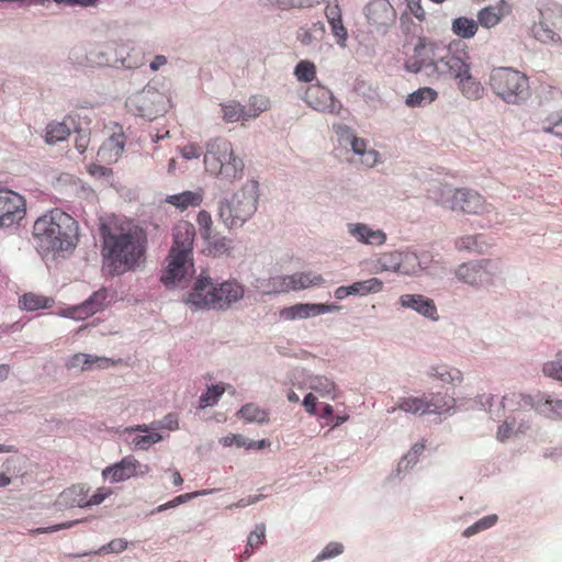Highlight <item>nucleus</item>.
Here are the masks:
<instances>
[{"label":"nucleus","mask_w":562,"mask_h":562,"mask_svg":"<svg viewBox=\"0 0 562 562\" xmlns=\"http://www.w3.org/2000/svg\"><path fill=\"white\" fill-rule=\"evenodd\" d=\"M340 306L336 304L324 303H297L281 311V316L284 319H303L311 316H317L325 313L339 311Z\"/></svg>","instance_id":"nucleus-17"},{"label":"nucleus","mask_w":562,"mask_h":562,"mask_svg":"<svg viewBox=\"0 0 562 562\" xmlns=\"http://www.w3.org/2000/svg\"><path fill=\"white\" fill-rule=\"evenodd\" d=\"M344 550V547L339 542H330L328 543L322 553L317 557L318 560L329 559L334 558L336 555H339Z\"/></svg>","instance_id":"nucleus-60"},{"label":"nucleus","mask_w":562,"mask_h":562,"mask_svg":"<svg viewBox=\"0 0 562 562\" xmlns=\"http://www.w3.org/2000/svg\"><path fill=\"white\" fill-rule=\"evenodd\" d=\"M445 204L452 211H461L468 214H483L490 212L491 209V204L486 202L483 195L467 188L456 189L451 198L445 201Z\"/></svg>","instance_id":"nucleus-11"},{"label":"nucleus","mask_w":562,"mask_h":562,"mask_svg":"<svg viewBox=\"0 0 562 562\" xmlns=\"http://www.w3.org/2000/svg\"><path fill=\"white\" fill-rule=\"evenodd\" d=\"M178 427H179V423H178L177 416L173 414H168L162 422L154 423V424H151V426L143 424V425H137V426H133V427H127V428H125L124 431L125 432L139 431V432L146 434L150 429L167 428L169 430H176V429H178Z\"/></svg>","instance_id":"nucleus-35"},{"label":"nucleus","mask_w":562,"mask_h":562,"mask_svg":"<svg viewBox=\"0 0 562 562\" xmlns=\"http://www.w3.org/2000/svg\"><path fill=\"white\" fill-rule=\"evenodd\" d=\"M541 401L542 397L536 402L530 395H525L518 392H512L503 397L502 405L504 408L512 412L530 411L532 408L537 409V406L541 405Z\"/></svg>","instance_id":"nucleus-24"},{"label":"nucleus","mask_w":562,"mask_h":562,"mask_svg":"<svg viewBox=\"0 0 562 562\" xmlns=\"http://www.w3.org/2000/svg\"><path fill=\"white\" fill-rule=\"evenodd\" d=\"M162 440V436L158 432L139 435L133 438L132 445L137 450H147L151 445Z\"/></svg>","instance_id":"nucleus-52"},{"label":"nucleus","mask_w":562,"mask_h":562,"mask_svg":"<svg viewBox=\"0 0 562 562\" xmlns=\"http://www.w3.org/2000/svg\"><path fill=\"white\" fill-rule=\"evenodd\" d=\"M125 147L124 134H113L100 147L98 155L108 161H116Z\"/></svg>","instance_id":"nucleus-25"},{"label":"nucleus","mask_w":562,"mask_h":562,"mask_svg":"<svg viewBox=\"0 0 562 562\" xmlns=\"http://www.w3.org/2000/svg\"><path fill=\"white\" fill-rule=\"evenodd\" d=\"M126 106L134 115L153 121L166 112V98L154 88L143 89L127 99Z\"/></svg>","instance_id":"nucleus-9"},{"label":"nucleus","mask_w":562,"mask_h":562,"mask_svg":"<svg viewBox=\"0 0 562 562\" xmlns=\"http://www.w3.org/2000/svg\"><path fill=\"white\" fill-rule=\"evenodd\" d=\"M271 282L273 291L281 293L322 286L325 283V279L322 274L308 271L296 272L285 277H276L271 279Z\"/></svg>","instance_id":"nucleus-14"},{"label":"nucleus","mask_w":562,"mask_h":562,"mask_svg":"<svg viewBox=\"0 0 562 562\" xmlns=\"http://www.w3.org/2000/svg\"><path fill=\"white\" fill-rule=\"evenodd\" d=\"M32 235L42 254L71 252L79 241V225L71 215L56 207L34 222Z\"/></svg>","instance_id":"nucleus-2"},{"label":"nucleus","mask_w":562,"mask_h":562,"mask_svg":"<svg viewBox=\"0 0 562 562\" xmlns=\"http://www.w3.org/2000/svg\"><path fill=\"white\" fill-rule=\"evenodd\" d=\"M348 231L360 243L379 246L383 245L386 240L384 232L380 229L373 231L366 224H349Z\"/></svg>","instance_id":"nucleus-23"},{"label":"nucleus","mask_w":562,"mask_h":562,"mask_svg":"<svg viewBox=\"0 0 562 562\" xmlns=\"http://www.w3.org/2000/svg\"><path fill=\"white\" fill-rule=\"evenodd\" d=\"M366 16L371 25L381 27L394 23L396 12L389 0H372L366 7Z\"/></svg>","instance_id":"nucleus-18"},{"label":"nucleus","mask_w":562,"mask_h":562,"mask_svg":"<svg viewBox=\"0 0 562 562\" xmlns=\"http://www.w3.org/2000/svg\"><path fill=\"white\" fill-rule=\"evenodd\" d=\"M204 165L209 173L233 183L244 175V161L234 153L232 143L223 137L211 139L206 144Z\"/></svg>","instance_id":"nucleus-5"},{"label":"nucleus","mask_w":562,"mask_h":562,"mask_svg":"<svg viewBox=\"0 0 562 562\" xmlns=\"http://www.w3.org/2000/svg\"><path fill=\"white\" fill-rule=\"evenodd\" d=\"M442 43L425 36L418 37L413 54L408 56L404 63L405 70L417 74L423 68L431 66L434 71H436V61L438 60L439 53H442Z\"/></svg>","instance_id":"nucleus-10"},{"label":"nucleus","mask_w":562,"mask_h":562,"mask_svg":"<svg viewBox=\"0 0 562 562\" xmlns=\"http://www.w3.org/2000/svg\"><path fill=\"white\" fill-rule=\"evenodd\" d=\"M147 464L142 465L133 456L124 457L120 462L106 467L102 475L113 483H119L136 475H145L149 472Z\"/></svg>","instance_id":"nucleus-16"},{"label":"nucleus","mask_w":562,"mask_h":562,"mask_svg":"<svg viewBox=\"0 0 562 562\" xmlns=\"http://www.w3.org/2000/svg\"><path fill=\"white\" fill-rule=\"evenodd\" d=\"M293 74L301 82H313L316 79V66L313 61L301 60L296 64Z\"/></svg>","instance_id":"nucleus-42"},{"label":"nucleus","mask_w":562,"mask_h":562,"mask_svg":"<svg viewBox=\"0 0 562 562\" xmlns=\"http://www.w3.org/2000/svg\"><path fill=\"white\" fill-rule=\"evenodd\" d=\"M497 521V516L496 515H488V516H485L483 518H481L480 520H477L475 524H473L472 526L468 527L464 531H463V536L464 537H471L480 531H483L485 529H488L491 528L492 526H494Z\"/></svg>","instance_id":"nucleus-50"},{"label":"nucleus","mask_w":562,"mask_h":562,"mask_svg":"<svg viewBox=\"0 0 562 562\" xmlns=\"http://www.w3.org/2000/svg\"><path fill=\"white\" fill-rule=\"evenodd\" d=\"M196 222L200 228V234L203 239L213 238V221L212 216L207 211H200L196 217Z\"/></svg>","instance_id":"nucleus-47"},{"label":"nucleus","mask_w":562,"mask_h":562,"mask_svg":"<svg viewBox=\"0 0 562 562\" xmlns=\"http://www.w3.org/2000/svg\"><path fill=\"white\" fill-rule=\"evenodd\" d=\"M325 35V25L323 22L313 23L310 27H301L297 31V40L305 46L321 41Z\"/></svg>","instance_id":"nucleus-33"},{"label":"nucleus","mask_w":562,"mask_h":562,"mask_svg":"<svg viewBox=\"0 0 562 562\" xmlns=\"http://www.w3.org/2000/svg\"><path fill=\"white\" fill-rule=\"evenodd\" d=\"M352 295H367L379 293L383 289V282L378 278H371L364 281H357L349 285Z\"/></svg>","instance_id":"nucleus-39"},{"label":"nucleus","mask_w":562,"mask_h":562,"mask_svg":"<svg viewBox=\"0 0 562 562\" xmlns=\"http://www.w3.org/2000/svg\"><path fill=\"white\" fill-rule=\"evenodd\" d=\"M396 408L414 415L429 414V406H427V395L402 397L398 400L397 406L392 408L391 412H394Z\"/></svg>","instance_id":"nucleus-28"},{"label":"nucleus","mask_w":562,"mask_h":562,"mask_svg":"<svg viewBox=\"0 0 562 562\" xmlns=\"http://www.w3.org/2000/svg\"><path fill=\"white\" fill-rule=\"evenodd\" d=\"M271 4H276L282 9L312 7L318 0H267Z\"/></svg>","instance_id":"nucleus-55"},{"label":"nucleus","mask_w":562,"mask_h":562,"mask_svg":"<svg viewBox=\"0 0 562 562\" xmlns=\"http://www.w3.org/2000/svg\"><path fill=\"white\" fill-rule=\"evenodd\" d=\"M54 304L52 297L44 296L42 294L29 292L24 293L19 299V305L22 310L34 312L37 310L49 308Z\"/></svg>","instance_id":"nucleus-29"},{"label":"nucleus","mask_w":562,"mask_h":562,"mask_svg":"<svg viewBox=\"0 0 562 562\" xmlns=\"http://www.w3.org/2000/svg\"><path fill=\"white\" fill-rule=\"evenodd\" d=\"M311 389L317 392L321 396H327L330 398L336 397V385L333 381L325 376H316L312 379Z\"/></svg>","instance_id":"nucleus-44"},{"label":"nucleus","mask_w":562,"mask_h":562,"mask_svg":"<svg viewBox=\"0 0 562 562\" xmlns=\"http://www.w3.org/2000/svg\"><path fill=\"white\" fill-rule=\"evenodd\" d=\"M222 112L223 119L229 123L248 120L245 106L235 101L223 104Z\"/></svg>","instance_id":"nucleus-41"},{"label":"nucleus","mask_w":562,"mask_h":562,"mask_svg":"<svg viewBox=\"0 0 562 562\" xmlns=\"http://www.w3.org/2000/svg\"><path fill=\"white\" fill-rule=\"evenodd\" d=\"M407 8L409 13L414 15L418 21L425 20L426 12L419 0H408Z\"/></svg>","instance_id":"nucleus-63"},{"label":"nucleus","mask_w":562,"mask_h":562,"mask_svg":"<svg viewBox=\"0 0 562 562\" xmlns=\"http://www.w3.org/2000/svg\"><path fill=\"white\" fill-rule=\"evenodd\" d=\"M266 541V526L258 524L247 538V547L251 550L259 549Z\"/></svg>","instance_id":"nucleus-51"},{"label":"nucleus","mask_w":562,"mask_h":562,"mask_svg":"<svg viewBox=\"0 0 562 562\" xmlns=\"http://www.w3.org/2000/svg\"><path fill=\"white\" fill-rule=\"evenodd\" d=\"M454 405V398L441 394L427 395V406H429V414H443L449 412Z\"/></svg>","instance_id":"nucleus-32"},{"label":"nucleus","mask_w":562,"mask_h":562,"mask_svg":"<svg viewBox=\"0 0 562 562\" xmlns=\"http://www.w3.org/2000/svg\"><path fill=\"white\" fill-rule=\"evenodd\" d=\"M542 131L562 138V116L557 120L547 119L543 123Z\"/></svg>","instance_id":"nucleus-57"},{"label":"nucleus","mask_w":562,"mask_h":562,"mask_svg":"<svg viewBox=\"0 0 562 562\" xmlns=\"http://www.w3.org/2000/svg\"><path fill=\"white\" fill-rule=\"evenodd\" d=\"M325 15L328 23L341 20V9L338 3H328L325 8Z\"/></svg>","instance_id":"nucleus-62"},{"label":"nucleus","mask_w":562,"mask_h":562,"mask_svg":"<svg viewBox=\"0 0 562 562\" xmlns=\"http://www.w3.org/2000/svg\"><path fill=\"white\" fill-rule=\"evenodd\" d=\"M106 296V291L104 289L98 290L93 292L82 304L67 308L63 315L76 319L89 317L103 308Z\"/></svg>","instance_id":"nucleus-19"},{"label":"nucleus","mask_w":562,"mask_h":562,"mask_svg":"<svg viewBox=\"0 0 562 562\" xmlns=\"http://www.w3.org/2000/svg\"><path fill=\"white\" fill-rule=\"evenodd\" d=\"M202 200L203 196L200 191H183L178 194L168 195L165 201L182 212L190 206H199Z\"/></svg>","instance_id":"nucleus-27"},{"label":"nucleus","mask_w":562,"mask_h":562,"mask_svg":"<svg viewBox=\"0 0 562 562\" xmlns=\"http://www.w3.org/2000/svg\"><path fill=\"white\" fill-rule=\"evenodd\" d=\"M270 100L263 95H254L249 100V113L248 119L257 117L260 113L269 110Z\"/></svg>","instance_id":"nucleus-49"},{"label":"nucleus","mask_w":562,"mask_h":562,"mask_svg":"<svg viewBox=\"0 0 562 562\" xmlns=\"http://www.w3.org/2000/svg\"><path fill=\"white\" fill-rule=\"evenodd\" d=\"M438 98V92L430 87H423L408 94L405 103L409 108L424 106L434 102Z\"/></svg>","instance_id":"nucleus-31"},{"label":"nucleus","mask_w":562,"mask_h":562,"mask_svg":"<svg viewBox=\"0 0 562 562\" xmlns=\"http://www.w3.org/2000/svg\"><path fill=\"white\" fill-rule=\"evenodd\" d=\"M79 522H80V520H71V521H66V522L53 525V526H49V527L36 528V529L31 530V533H34V535H37V533H52V532H56V531L61 530V529L71 528V527H74L75 525H77Z\"/></svg>","instance_id":"nucleus-56"},{"label":"nucleus","mask_w":562,"mask_h":562,"mask_svg":"<svg viewBox=\"0 0 562 562\" xmlns=\"http://www.w3.org/2000/svg\"><path fill=\"white\" fill-rule=\"evenodd\" d=\"M102 256L113 276L134 270L145 258L147 236L130 223L109 221L100 226Z\"/></svg>","instance_id":"nucleus-1"},{"label":"nucleus","mask_w":562,"mask_h":562,"mask_svg":"<svg viewBox=\"0 0 562 562\" xmlns=\"http://www.w3.org/2000/svg\"><path fill=\"white\" fill-rule=\"evenodd\" d=\"M70 135V128L61 122H52L46 126L45 140L47 144H56L65 140Z\"/></svg>","instance_id":"nucleus-40"},{"label":"nucleus","mask_w":562,"mask_h":562,"mask_svg":"<svg viewBox=\"0 0 562 562\" xmlns=\"http://www.w3.org/2000/svg\"><path fill=\"white\" fill-rule=\"evenodd\" d=\"M89 488L85 484H75L64 490L56 504L60 508L88 507Z\"/></svg>","instance_id":"nucleus-20"},{"label":"nucleus","mask_w":562,"mask_h":562,"mask_svg":"<svg viewBox=\"0 0 562 562\" xmlns=\"http://www.w3.org/2000/svg\"><path fill=\"white\" fill-rule=\"evenodd\" d=\"M472 57L467 43L461 40H452L443 45L436 61V74L441 77L457 79L472 70Z\"/></svg>","instance_id":"nucleus-8"},{"label":"nucleus","mask_w":562,"mask_h":562,"mask_svg":"<svg viewBox=\"0 0 562 562\" xmlns=\"http://www.w3.org/2000/svg\"><path fill=\"white\" fill-rule=\"evenodd\" d=\"M205 492H193V493H187V494H182V495H179L177 497H175L172 501L170 502H167L160 506H158L157 510L158 512H162V510H166L168 508H172V507H176L182 503H186L199 495H204Z\"/></svg>","instance_id":"nucleus-54"},{"label":"nucleus","mask_w":562,"mask_h":562,"mask_svg":"<svg viewBox=\"0 0 562 562\" xmlns=\"http://www.w3.org/2000/svg\"><path fill=\"white\" fill-rule=\"evenodd\" d=\"M26 213L25 199L9 189H0V227L19 223Z\"/></svg>","instance_id":"nucleus-12"},{"label":"nucleus","mask_w":562,"mask_h":562,"mask_svg":"<svg viewBox=\"0 0 562 562\" xmlns=\"http://www.w3.org/2000/svg\"><path fill=\"white\" fill-rule=\"evenodd\" d=\"M256 183L244 186L231 200L222 202L218 209L220 217L226 226H241L257 209Z\"/></svg>","instance_id":"nucleus-7"},{"label":"nucleus","mask_w":562,"mask_h":562,"mask_svg":"<svg viewBox=\"0 0 562 562\" xmlns=\"http://www.w3.org/2000/svg\"><path fill=\"white\" fill-rule=\"evenodd\" d=\"M535 38L542 43L558 42L560 36L544 21L535 23L531 29Z\"/></svg>","instance_id":"nucleus-45"},{"label":"nucleus","mask_w":562,"mask_h":562,"mask_svg":"<svg viewBox=\"0 0 562 562\" xmlns=\"http://www.w3.org/2000/svg\"><path fill=\"white\" fill-rule=\"evenodd\" d=\"M403 254L398 251H390L383 254L378 265L382 271H394L397 273H407L402 269Z\"/></svg>","instance_id":"nucleus-37"},{"label":"nucleus","mask_w":562,"mask_h":562,"mask_svg":"<svg viewBox=\"0 0 562 562\" xmlns=\"http://www.w3.org/2000/svg\"><path fill=\"white\" fill-rule=\"evenodd\" d=\"M112 494L109 487H100L92 495H88V507L101 504L106 497Z\"/></svg>","instance_id":"nucleus-61"},{"label":"nucleus","mask_w":562,"mask_h":562,"mask_svg":"<svg viewBox=\"0 0 562 562\" xmlns=\"http://www.w3.org/2000/svg\"><path fill=\"white\" fill-rule=\"evenodd\" d=\"M220 442L224 446V447H231L233 445H236L237 447H244L246 446V438L241 435H235V434H229L223 438L220 439Z\"/></svg>","instance_id":"nucleus-64"},{"label":"nucleus","mask_w":562,"mask_h":562,"mask_svg":"<svg viewBox=\"0 0 562 562\" xmlns=\"http://www.w3.org/2000/svg\"><path fill=\"white\" fill-rule=\"evenodd\" d=\"M537 411L548 418L562 420V400H552L549 395L542 396L541 405Z\"/></svg>","instance_id":"nucleus-38"},{"label":"nucleus","mask_w":562,"mask_h":562,"mask_svg":"<svg viewBox=\"0 0 562 562\" xmlns=\"http://www.w3.org/2000/svg\"><path fill=\"white\" fill-rule=\"evenodd\" d=\"M88 172L95 179H109L112 176V169L98 165V164H91L88 166Z\"/></svg>","instance_id":"nucleus-59"},{"label":"nucleus","mask_w":562,"mask_h":562,"mask_svg":"<svg viewBox=\"0 0 562 562\" xmlns=\"http://www.w3.org/2000/svg\"><path fill=\"white\" fill-rule=\"evenodd\" d=\"M431 375L437 378L438 380L447 383H454L462 381V373L460 370L454 368H449L446 364H440L432 368Z\"/></svg>","instance_id":"nucleus-43"},{"label":"nucleus","mask_w":562,"mask_h":562,"mask_svg":"<svg viewBox=\"0 0 562 562\" xmlns=\"http://www.w3.org/2000/svg\"><path fill=\"white\" fill-rule=\"evenodd\" d=\"M304 101L311 108L319 112L338 114L342 109L341 102L333 95V92L328 88L319 82L307 87L304 94Z\"/></svg>","instance_id":"nucleus-15"},{"label":"nucleus","mask_w":562,"mask_h":562,"mask_svg":"<svg viewBox=\"0 0 562 562\" xmlns=\"http://www.w3.org/2000/svg\"><path fill=\"white\" fill-rule=\"evenodd\" d=\"M194 236L195 228L191 223L182 221L175 226L173 245L168 257V266L160 278L165 285L176 284L193 272Z\"/></svg>","instance_id":"nucleus-3"},{"label":"nucleus","mask_w":562,"mask_h":562,"mask_svg":"<svg viewBox=\"0 0 562 562\" xmlns=\"http://www.w3.org/2000/svg\"><path fill=\"white\" fill-rule=\"evenodd\" d=\"M243 296L244 286L236 281H225L217 285L210 277L200 276L186 302L198 308L227 310Z\"/></svg>","instance_id":"nucleus-4"},{"label":"nucleus","mask_w":562,"mask_h":562,"mask_svg":"<svg viewBox=\"0 0 562 562\" xmlns=\"http://www.w3.org/2000/svg\"><path fill=\"white\" fill-rule=\"evenodd\" d=\"M101 363L100 367H108L109 359L92 357L87 353H76L67 362V368L75 369L80 368L81 370L90 369L93 363Z\"/></svg>","instance_id":"nucleus-34"},{"label":"nucleus","mask_w":562,"mask_h":562,"mask_svg":"<svg viewBox=\"0 0 562 562\" xmlns=\"http://www.w3.org/2000/svg\"><path fill=\"white\" fill-rule=\"evenodd\" d=\"M459 90L469 100H479L484 94V87L472 76V70L456 79Z\"/></svg>","instance_id":"nucleus-26"},{"label":"nucleus","mask_w":562,"mask_h":562,"mask_svg":"<svg viewBox=\"0 0 562 562\" xmlns=\"http://www.w3.org/2000/svg\"><path fill=\"white\" fill-rule=\"evenodd\" d=\"M512 12V7L505 0H501L495 4L487 5L477 12V23L491 29L496 26L504 16Z\"/></svg>","instance_id":"nucleus-22"},{"label":"nucleus","mask_w":562,"mask_h":562,"mask_svg":"<svg viewBox=\"0 0 562 562\" xmlns=\"http://www.w3.org/2000/svg\"><path fill=\"white\" fill-rule=\"evenodd\" d=\"M543 373L547 376L562 381V353H558L557 360L547 362L543 366Z\"/></svg>","instance_id":"nucleus-53"},{"label":"nucleus","mask_w":562,"mask_h":562,"mask_svg":"<svg viewBox=\"0 0 562 562\" xmlns=\"http://www.w3.org/2000/svg\"><path fill=\"white\" fill-rule=\"evenodd\" d=\"M492 90L507 103H519L529 95L528 78L510 67H498L490 76Z\"/></svg>","instance_id":"nucleus-6"},{"label":"nucleus","mask_w":562,"mask_h":562,"mask_svg":"<svg viewBox=\"0 0 562 562\" xmlns=\"http://www.w3.org/2000/svg\"><path fill=\"white\" fill-rule=\"evenodd\" d=\"M207 249L213 255H222L226 252L231 248V239L226 237H220L215 233L213 234V238L204 239Z\"/></svg>","instance_id":"nucleus-48"},{"label":"nucleus","mask_w":562,"mask_h":562,"mask_svg":"<svg viewBox=\"0 0 562 562\" xmlns=\"http://www.w3.org/2000/svg\"><path fill=\"white\" fill-rule=\"evenodd\" d=\"M238 415L247 423L263 424L269 420L268 412L252 403L244 405L239 409Z\"/></svg>","instance_id":"nucleus-36"},{"label":"nucleus","mask_w":562,"mask_h":562,"mask_svg":"<svg viewBox=\"0 0 562 562\" xmlns=\"http://www.w3.org/2000/svg\"><path fill=\"white\" fill-rule=\"evenodd\" d=\"M479 30V23L467 16L456 18L451 23V31L460 38H472Z\"/></svg>","instance_id":"nucleus-30"},{"label":"nucleus","mask_w":562,"mask_h":562,"mask_svg":"<svg viewBox=\"0 0 562 562\" xmlns=\"http://www.w3.org/2000/svg\"><path fill=\"white\" fill-rule=\"evenodd\" d=\"M403 307L412 308L430 319H438V312L435 302L422 294H403L400 297Z\"/></svg>","instance_id":"nucleus-21"},{"label":"nucleus","mask_w":562,"mask_h":562,"mask_svg":"<svg viewBox=\"0 0 562 562\" xmlns=\"http://www.w3.org/2000/svg\"><path fill=\"white\" fill-rule=\"evenodd\" d=\"M329 25L331 27V32H333L334 36L337 38V43L340 46H345V42L347 40L348 33H347V29L342 24V19L339 20V22L335 21L334 23H329Z\"/></svg>","instance_id":"nucleus-58"},{"label":"nucleus","mask_w":562,"mask_h":562,"mask_svg":"<svg viewBox=\"0 0 562 562\" xmlns=\"http://www.w3.org/2000/svg\"><path fill=\"white\" fill-rule=\"evenodd\" d=\"M496 267L491 260L468 262L459 266L456 271L458 280L469 285H483L493 282Z\"/></svg>","instance_id":"nucleus-13"},{"label":"nucleus","mask_w":562,"mask_h":562,"mask_svg":"<svg viewBox=\"0 0 562 562\" xmlns=\"http://www.w3.org/2000/svg\"><path fill=\"white\" fill-rule=\"evenodd\" d=\"M225 390L222 384L207 387L206 392L200 396V408L215 405Z\"/></svg>","instance_id":"nucleus-46"}]
</instances>
